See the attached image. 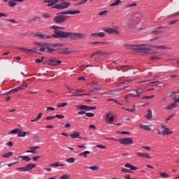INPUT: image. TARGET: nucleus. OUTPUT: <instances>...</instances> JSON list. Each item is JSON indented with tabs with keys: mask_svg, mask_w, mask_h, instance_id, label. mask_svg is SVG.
I'll return each mask as SVG.
<instances>
[{
	"mask_svg": "<svg viewBox=\"0 0 179 179\" xmlns=\"http://www.w3.org/2000/svg\"><path fill=\"white\" fill-rule=\"evenodd\" d=\"M80 13V10H67L59 13V15H57L53 18V22L57 23V24H62L68 20V16L64 15H78Z\"/></svg>",
	"mask_w": 179,
	"mask_h": 179,
	"instance_id": "1",
	"label": "nucleus"
},
{
	"mask_svg": "<svg viewBox=\"0 0 179 179\" xmlns=\"http://www.w3.org/2000/svg\"><path fill=\"white\" fill-rule=\"evenodd\" d=\"M57 34L59 36V38H72L73 40L86 38V34L65 32L64 31H59Z\"/></svg>",
	"mask_w": 179,
	"mask_h": 179,
	"instance_id": "2",
	"label": "nucleus"
},
{
	"mask_svg": "<svg viewBox=\"0 0 179 179\" xmlns=\"http://www.w3.org/2000/svg\"><path fill=\"white\" fill-rule=\"evenodd\" d=\"M127 50H134V51H144L145 54H157V52L146 48L144 45H125Z\"/></svg>",
	"mask_w": 179,
	"mask_h": 179,
	"instance_id": "3",
	"label": "nucleus"
},
{
	"mask_svg": "<svg viewBox=\"0 0 179 179\" xmlns=\"http://www.w3.org/2000/svg\"><path fill=\"white\" fill-rule=\"evenodd\" d=\"M143 19V16L141 13H134L133 15V17L130 18L128 20L127 26L129 27V29H132L133 27H135L136 26H138L139 22Z\"/></svg>",
	"mask_w": 179,
	"mask_h": 179,
	"instance_id": "4",
	"label": "nucleus"
},
{
	"mask_svg": "<svg viewBox=\"0 0 179 179\" xmlns=\"http://www.w3.org/2000/svg\"><path fill=\"white\" fill-rule=\"evenodd\" d=\"M36 44L41 47L39 48L41 52H46V54H48V52H52V51H54V49L51 48V45L50 43L37 42Z\"/></svg>",
	"mask_w": 179,
	"mask_h": 179,
	"instance_id": "5",
	"label": "nucleus"
},
{
	"mask_svg": "<svg viewBox=\"0 0 179 179\" xmlns=\"http://www.w3.org/2000/svg\"><path fill=\"white\" fill-rule=\"evenodd\" d=\"M55 33V34H52L51 36H47L44 34H37L35 35V37H39L40 38H44L45 40H47V38H59V35H58L59 31H56Z\"/></svg>",
	"mask_w": 179,
	"mask_h": 179,
	"instance_id": "6",
	"label": "nucleus"
},
{
	"mask_svg": "<svg viewBox=\"0 0 179 179\" xmlns=\"http://www.w3.org/2000/svg\"><path fill=\"white\" fill-rule=\"evenodd\" d=\"M69 6H71V3L63 2L61 3L56 4L53 6L52 8L54 9L62 10V9H66V8H69Z\"/></svg>",
	"mask_w": 179,
	"mask_h": 179,
	"instance_id": "7",
	"label": "nucleus"
},
{
	"mask_svg": "<svg viewBox=\"0 0 179 179\" xmlns=\"http://www.w3.org/2000/svg\"><path fill=\"white\" fill-rule=\"evenodd\" d=\"M118 142L120 143V145H132L134 143V140L132 138L129 137V138H120L118 140Z\"/></svg>",
	"mask_w": 179,
	"mask_h": 179,
	"instance_id": "8",
	"label": "nucleus"
},
{
	"mask_svg": "<svg viewBox=\"0 0 179 179\" xmlns=\"http://www.w3.org/2000/svg\"><path fill=\"white\" fill-rule=\"evenodd\" d=\"M103 31L109 34H120V31H118V28L117 27H114V28H105Z\"/></svg>",
	"mask_w": 179,
	"mask_h": 179,
	"instance_id": "9",
	"label": "nucleus"
},
{
	"mask_svg": "<svg viewBox=\"0 0 179 179\" xmlns=\"http://www.w3.org/2000/svg\"><path fill=\"white\" fill-rule=\"evenodd\" d=\"M47 62L49 65H51L53 66H57V65H59V64H61L62 62L59 60H57L54 57H51L49 60H48Z\"/></svg>",
	"mask_w": 179,
	"mask_h": 179,
	"instance_id": "10",
	"label": "nucleus"
},
{
	"mask_svg": "<svg viewBox=\"0 0 179 179\" xmlns=\"http://www.w3.org/2000/svg\"><path fill=\"white\" fill-rule=\"evenodd\" d=\"M24 87H27V85L22 84L20 87L11 90L10 91V93H16V92H20V90H23Z\"/></svg>",
	"mask_w": 179,
	"mask_h": 179,
	"instance_id": "11",
	"label": "nucleus"
},
{
	"mask_svg": "<svg viewBox=\"0 0 179 179\" xmlns=\"http://www.w3.org/2000/svg\"><path fill=\"white\" fill-rule=\"evenodd\" d=\"M136 155L138 157H143L144 159H152V157H150V156L148 153H143V152L138 151L136 152Z\"/></svg>",
	"mask_w": 179,
	"mask_h": 179,
	"instance_id": "12",
	"label": "nucleus"
},
{
	"mask_svg": "<svg viewBox=\"0 0 179 179\" xmlns=\"http://www.w3.org/2000/svg\"><path fill=\"white\" fill-rule=\"evenodd\" d=\"M151 48H155V50H169V48L164 45H150Z\"/></svg>",
	"mask_w": 179,
	"mask_h": 179,
	"instance_id": "13",
	"label": "nucleus"
},
{
	"mask_svg": "<svg viewBox=\"0 0 179 179\" xmlns=\"http://www.w3.org/2000/svg\"><path fill=\"white\" fill-rule=\"evenodd\" d=\"M71 138L73 139H76L79 138V139H82V137H80V133L79 131H74L72 134H70Z\"/></svg>",
	"mask_w": 179,
	"mask_h": 179,
	"instance_id": "14",
	"label": "nucleus"
},
{
	"mask_svg": "<svg viewBox=\"0 0 179 179\" xmlns=\"http://www.w3.org/2000/svg\"><path fill=\"white\" fill-rule=\"evenodd\" d=\"M92 37H94L95 38H97V37H104L106 36V33L104 32H95L91 34Z\"/></svg>",
	"mask_w": 179,
	"mask_h": 179,
	"instance_id": "15",
	"label": "nucleus"
},
{
	"mask_svg": "<svg viewBox=\"0 0 179 179\" xmlns=\"http://www.w3.org/2000/svg\"><path fill=\"white\" fill-rule=\"evenodd\" d=\"M134 92H136V94H131V96L133 97H141V94L143 93V90H136Z\"/></svg>",
	"mask_w": 179,
	"mask_h": 179,
	"instance_id": "16",
	"label": "nucleus"
},
{
	"mask_svg": "<svg viewBox=\"0 0 179 179\" xmlns=\"http://www.w3.org/2000/svg\"><path fill=\"white\" fill-rule=\"evenodd\" d=\"M37 149H38V146H32L29 148V150L26 151V153H37Z\"/></svg>",
	"mask_w": 179,
	"mask_h": 179,
	"instance_id": "17",
	"label": "nucleus"
},
{
	"mask_svg": "<svg viewBox=\"0 0 179 179\" xmlns=\"http://www.w3.org/2000/svg\"><path fill=\"white\" fill-rule=\"evenodd\" d=\"M36 168V164H29L25 166V171H30L33 170V169Z\"/></svg>",
	"mask_w": 179,
	"mask_h": 179,
	"instance_id": "18",
	"label": "nucleus"
},
{
	"mask_svg": "<svg viewBox=\"0 0 179 179\" xmlns=\"http://www.w3.org/2000/svg\"><path fill=\"white\" fill-rule=\"evenodd\" d=\"M173 134V131L170 130V129L167 128L162 131V135L166 136V135H171Z\"/></svg>",
	"mask_w": 179,
	"mask_h": 179,
	"instance_id": "19",
	"label": "nucleus"
},
{
	"mask_svg": "<svg viewBox=\"0 0 179 179\" xmlns=\"http://www.w3.org/2000/svg\"><path fill=\"white\" fill-rule=\"evenodd\" d=\"M177 106H178V104H177V103H172L170 105H169L168 106H166L165 108V110H173V108H176L177 107Z\"/></svg>",
	"mask_w": 179,
	"mask_h": 179,
	"instance_id": "20",
	"label": "nucleus"
},
{
	"mask_svg": "<svg viewBox=\"0 0 179 179\" xmlns=\"http://www.w3.org/2000/svg\"><path fill=\"white\" fill-rule=\"evenodd\" d=\"M124 167H126L127 169H130V170H138V167L134 166V165H131V164L129 163H127L125 165H124Z\"/></svg>",
	"mask_w": 179,
	"mask_h": 179,
	"instance_id": "21",
	"label": "nucleus"
},
{
	"mask_svg": "<svg viewBox=\"0 0 179 179\" xmlns=\"http://www.w3.org/2000/svg\"><path fill=\"white\" fill-rule=\"evenodd\" d=\"M45 3H48V6H52V5H57V3L54 0H44Z\"/></svg>",
	"mask_w": 179,
	"mask_h": 179,
	"instance_id": "22",
	"label": "nucleus"
},
{
	"mask_svg": "<svg viewBox=\"0 0 179 179\" xmlns=\"http://www.w3.org/2000/svg\"><path fill=\"white\" fill-rule=\"evenodd\" d=\"M26 135H30V131H18V136L23 138L24 136H26Z\"/></svg>",
	"mask_w": 179,
	"mask_h": 179,
	"instance_id": "23",
	"label": "nucleus"
},
{
	"mask_svg": "<svg viewBox=\"0 0 179 179\" xmlns=\"http://www.w3.org/2000/svg\"><path fill=\"white\" fill-rule=\"evenodd\" d=\"M85 169H88L89 170H92V171H97V170H100V167L97 166H87Z\"/></svg>",
	"mask_w": 179,
	"mask_h": 179,
	"instance_id": "24",
	"label": "nucleus"
},
{
	"mask_svg": "<svg viewBox=\"0 0 179 179\" xmlns=\"http://www.w3.org/2000/svg\"><path fill=\"white\" fill-rule=\"evenodd\" d=\"M138 127L139 128H141V129H145V131H152V129L149 127V126L140 124Z\"/></svg>",
	"mask_w": 179,
	"mask_h": 179,
	"instance_id": "25",
	"label": "nucleus"
},
{
	"mask_svg": "<svg viewBox=\"0 0 179 179\" xmlns=\"http://www.w3.org/2000/svg\"><path fill=\"white\" fill-rule=\"evenodd\" d=\"M145 118H147V120H152V110L149 109L148 110V113L145 115Z\"/></svg>",
	"mask_w": 179,
	"mask_h": 179,
	"instance_id": "26",
	"label": "nucleus"
},
{
	"mask_svg": "<svg viewBox=\"0 0 179 179\" xmlns=\"http://www.w3.org/2000/svg\"><path fill=\"white\" fill-rule=\"evenodd\" d=\"M43 17L45 19H50V17H52V15L51 13H45L42 15Z\"/></svg>",
	"mask_w": 179,
	"mask_h": 179,
	"instance_id": "27",
	"label": "nucleus"
},
{
	"mask_svg": "<svg viewBox=\"0 0 179 179\" xmlns=\"http://www.w3.org/2000/svg\"><path fill=\"white\" fill-rule=\"evenodd\" d=\"M90 151H85L84 152H81L78 155V156L80 157L83 156V157H87V155H90Z\"/></svg>",
	"mask_w": 179,
	"mask_h": 179,
	"instance_id": "28",
	"label": "nucleus"
},
{
	"mask_svg": "<svg viewBox=\"0 0 179 179\" xmlns=\"http://www.w3.org/2000/svg\"><path fill=\"white\" fill-rule=\"evenodd\" d=\"M159 176H161V177H162L163 178H170V175H169V173H166L164 172L160 173Z\"/></svg>",
	"mask_w": 179,
	"mask_h": 179,
	"instance_id": "29",
	"label": "nucleus"
},
{
	"mask_svg": "<svg viewBox=\"0 0 179 179\" xmlns=\"http://www.w3.org/2000/svg\"><path fill=\"white\" fill-rule=\"evenodd\" d=\"M122 108L124 110H126V111H129V113H135V111H136V109L135 108V105H134V107L132 108Z\"/></svg>",
	"mask_w": 179,
	"mask_h": 179,
	"instance_id": "30",
	"label": "nucleus"
},
{
	"mask_svg": "<svg viewBox=\"0 0 179 179\" xmlns=\"http://www.w3.org/2000/svg\"><path fill=\"white\" fill-rule=\"evenodd\" d=\"M63 54H72V50L69 48H65L63 50Z\"/></svg>",
	"mask_w": 179,
	"mask_h": 179,
	"instance_id": "31",
	"label": "nucleus"
},
{
	"mask_svg": "<svg viewBox=\"0 0 179 179\" xmlns=\"http://www.w3.org/2000/svg\"><path fill=\"white\" fill-rule=\"evenodd\" d=\"M96 55H103V52L101 51H97L96 52L92 54L90 57V58H93V57H96Z\"/></svg>",
	"mask_w": 179,
	"mask_h": 179,
	"instance_id": "32",
	"label": "nucleus"
},
{
	"mask_svg": "<svg viewBox=\"0 0 179 179\" xmlns=\"http://www.w3.org/2000/svg\"><path fill=\"white\" fill-rule=\"evenodd\" d=\"M77 110H86V106L85 105H80V106H76Z\"/></svg>",
	"mask_w": 179,
	"mask_h": 179,
	"instance_id": "33",
	"label": "nucleus"
},
{
	"mask_svg": "<svg viewBox=\"0 0 179 179\" xmlns=\"http://www.w3.org/2000/svg\"><path fill=\"white\" fill-rule=\"evenodd\" d=\"M59 28V27L55 26V25H53V26H52V27H50V29H53V30H55V31H54V33H55V34H55V32H56V31H59V30H58Z\"/></svg>",
	"mask_w": 179,
	"mask_h": 179,
	"instance_id": "34",
	"label": "nucleus"
},
{
	"mask_svg": "<svg viewBox=\"0 0 179 179\" xmlns=\"http://www.w3.org/2000/svg\"><path fill=\"white\" fill-rule=\"evenodd\" d=\"M121 3V0H116L114 3L110 4V6H117Z\"/></svg>",
	"mask_w": 179,
	"mask_h": 179,
	"instance_id": "35",
	"label": "nucleus"
},
{
	"mask_svg": "<svg viewBox=\"0 0 179 179\" xmlns=\"http://www.w3.org/2000/svg\"><path fill=\"white\" fill-rule=\"evenodd\" d=\"M18 50H21L22 51H24V52H27V51H29V52H31L33 50L31 49H27L24 48H18Z\"/></svg>",
	"mask_w": 179,
	"mask_h": 179,
	"instance_id": "36",
	"label": "nucleus"
},
{
	"mask_svg": "<svg viewBox=\"0 0 179 179\" xmlns=\"http://www.w3.org/2000/svg\"><path fill=\"white\" fill-rule=\"evenodd\" d=\"M20 157H22V160H24L25 162H30V160H31L28 156H21Z\"/></svg>",
	"mask_w": 179,
	"mask_h": 179,
	"instance_id": "37",
	"label": "nucleus"
},
{
	"mask_svg": "<svg viewBox=\"0 0 179 179\" xmlns=\"http://www.w3.org/2000/svg\"><path fill=\"white\" fill-rule=\"evenodd\" d=\"M12 155H13V152H8L6 154L3 155L2 156L4 158H8V157H10V156H12Z\"/></svg>",
	"mask_w": 179,
	"mask_h": 179,
	"instance_id": "38",
	"label": "nucleus"
},
{
	"mask_svg": "<svg viewBox=\"0 0 179 179\" xmlns=\"http://www.w3.org/2000/svg\"><path fill=\"white\" fill-rule=\"evenodd\" d=\"M66 163H75V158L70 157L66 160Z\"/></svg>",
	"mask_w": 179,
	"mask_h": 179,
	"instance_id": "39",
	"label": "nucleus"
},
{
	"mask_svg": "<svg viewBox=\"0 0 179 179\" xmlns=\"http://www.w3.org/2000/svg\"><path fill=\"white\" fill-rule=\"evenodd\" d=\"M43 61H44V57H42L41 59H36L35 62H36V64H41Z\"/></svg>",
	"mask_w": 179,
	"mask_h": 179,
	"instance_id": "40",
	"label": "nucleus"
},
{
	"mask_svg": "<svg viewBox=\"0 0 179 179\" xmlns=\"http://www.w3.org/2000/svg\"><path fill=\"white\" fill-rule=\"evenodd\" d=\"M155 97V95H151V96H143L142 99H154Z\"/></svg>",
	"mask_w": 179,
	"mask_h": 179,
	"instance_id": "41",
	"label": "nucleus"
},
{
	"mask_svg": "<svg viewBox=\"0 0 179 179\" xmlns=\"http://www.w3.org/2000/svg\"><path fill=\"white\" fill-rule=\"evenodd\" d=\"M121 172H122V173H132V171H131V170L127 169H125V168H123V169L121 170Z\"/></svg>",
	"mask_w": 179,
	"mask_h": 179,
	"instance_id": "42",
	"label": "nucleus"
},
{
	"mask_svg": "<svg viewBox=\"0 0 179 179\" xmlns=\"http://www.w3.org/2000/svg\"><path fill=\"white\" fill-rule=\"evenodd\" d=\"M108 13V11L107 10H103V11H101L100 13H99V16H104V15Z\"/></svg>",
	"mask_w": 179,
	"mask_h": 179,
	"instance_id": "43",
	"label": "nucleus"
},
{
	"mask_svg": "<svg viewBox=\"0 0 179 179\" xmlns=\"http://www.w3.org/2000/svg\"><path fill=\"white\" fill-rule=\"evenodd\" d=\"M55 167H64V164H59V162H55Z\"/></svg>",
	"mask_w": 179,
	"mask_h": 179,
	"instance_id": "44",
	"label": "nucleus"
},
{
	"mask_svg": "<svg viewBox=\"0 0 179 179\" xmlns=\"http://www.w3.org/2000/svg\"><path fill=\"white\" fill-rule=\"evenodd\" d=\"M151 59L152 61H159V59H161V58L157 56H153L151 57Z\"/></svg>",
	"mask_w": 179,
	"mask_h": 179,
	"instance_id": "45",
	"label": "nucleus"
},
{
	"mask_svg": "<svg viewBox=\"0 0 179 179\" xmlns=\"http://www.w3.org/2000/svg\"><path fill=\"white\" fill-rule=\"evenodd\" d=\"M173 117H174V114L169 115L166 119V124H167V122H169V121H170V120H171V118H173Z\"/></svg>",
	"mask_w": 179,
	"mask_h": 179,
	"instance_id": "46",
	"label": "nucleus"
},
{
	"mask_svg": "<svg viewBox=\"0 0 179 179\" xmlns=\"http://www.w3.org/2000/svg\"><path fill=\"white\" fill-rule=\"evenodd\" d=\"M86 117H94V113H85Z\"/></svg>",
	"mask_w": 179,
	"mask_h": 179,
	"instance_id": "47",
	"label": "nucleus"
},
{
	"mask_svg": "<svg viewBox=\"0 0 179 179\" xmlns=\"http://www.w3.org/2000/svg\"><path fill=\"white\" fill-rule=\"evenodd\" d=\"M9 6H10L11 8H13V6H16V3H15V1H9Z\"/></svg>",
	"mask_w": 179,
	"mask_h": 179,
	"instance_id": "48",
	"label": "nucleus"
},
{
	"mask_svg": "<svg viewBox=\"0 0 179 179\" xmlns=\"http://www.w3.org/2000/svg\"><path fill=\"white\" fill-rule=\"evenodd\" d=\"M55 118H59L60 120H62V118H65V116H64L63 115H56L55 116Z\"/></svg>",
	"mask_w": 179,
	"mask_h": 179,
	"instance_id": "49",
	"label": "nucleus"
},
{
	"mask_svg": "<svg viewBox=\"0 0 179 179\" xmlns=\"http://www.w3.org/2000/svg\"><path fill=\"white\" fill-rule=\"evenodd\" d=\"M67 105H68V103H58L57 107H59V108L65 107V106H67Z\"/></svg>",
	"mask_w": 179,
	"mask_h": 179,
	"instance_id": "50",
	"label": "nucleus"
},
{
	"mask_svg": "<svg viewBox=\"0 0 179 179\" xmlns=\"http://www.w3.org/2000/svg\"><path fill=\"white\" fill-rule=\"evenodd\" d=\"M176 16H179V11L178 12H176L173 14H171V15H169V17H174Z\"/></svg>",
	"mask_w": 179,
	"mask_h": 179,
	"instance_id": "51",
	"label": "nucleus"
},
{
	"mask_svg": "<svg viewBox=\"0 0 179 179\" xmlns=\"http://www.w3.org/2000/svg\"><path fill=\"white\" fill-rule=\"evenodd\" d=\"M86 2H87V0H81L77 5H83V3H86Z\"/></svg>",
	"mask_w": 179,
	"mask_h": 179,
	"instance_id": "52",
	"label": "nucleus"
},
{
	"mask_svg": "<svg viewBox=\"0 0 179 179\" xmlns=\"http://www.w3.org/2000/svg\"><path fill=\"white\" fill-rule=\"evenodd\" d=\"M17 170L18 171H26V166L24 167H21V168H17Z\"/></svg>",
	"mask_w": 179,
	"mask_h": 179,
	"instance_id": "53",
	"label": "nucleus"
},
{
	"mask_svg": "<svg viewBox=\"0 0 179 179\" xmlns=\"http://www.w3.org/2000/svg\"><path fill=\"white\" fill-rule=\"evenodd\" d=\"M178 20H174L171 22H169V25L171 26V24H176V23H178Z\"/></svg>",
	"mask_w": 179,
	"mask_h": 179,
	"instance_id": "54",
	"label": "nucleus"
},
{
	"mask_svg": "<svg viewBox=\"0 0 179 179\" xmlns=\"http://www.w3.org/2000/svg\"><path fill=\"white\" fill-rule=\"evenodd\" d=\"M55 110V108H52V107H48V108H46V111H50V110L54 111Z\"/></svg>",
	"mask_w": 179,
	"mask_h": 179,
	"instance_id": "55",
	"label": "nucleus"
},
{
	"mask_svg": "<svg viewBox=\"0 0 179 179\" xmlns=\"http://www.w3.org/2000/svg\"><path fill=\"white\" fill-rule=\"evenodd\" d=\"M41 117H43V113H39L36 118L38 121V120H40Z\"/></svg>",
	"mask_w": 179,
	"mask_h": 179,
	"instance_id": "56",
	"label": "nucleus"
},
{
	"mask_svg": "<svg viewBox=\"0 0 179 179\" xmlns=\"http://www.w3.org/2000/svg\"><path fill=\"white\" fill-rule=\"evenodd\" d=\"M152 33H153V34H159V33H162V31L154 30L152 31Z\"/></svg>",
	"mask_w": 179,
	"mask_h": 179,
	"instance_id": "57",
	"label": "nucleus"
},
{
	"mask_svg": "<svg viewBox=\"0 0 179 179\" xmlns=\"http://www.w3.org/2000/svg\"><path fill=\"white\" fill-rule=\"evenodd\" d=\"M96 148H99V149H106V146L103 145H98L96 146Z\"/></svg>",
	"mask_w": 179,
	"mask_h": 179,
	"instance_id": "58",
	"label": "nucleus"
},
{
	"mask_svg": "<svg viewBox=\"0 0 179 179\" xmlns=\"http://www.w3.org/2000/svg\"><path fill=\"white\" fill-rule=\"evenodd\" d=\"M19 131V129H15L14 130H12L10 131V134H17V131Z\"/></svg>",
	"mask_w": 179,
	"mask_h": 179,
	"instance_id": "59",
	"label": "nucleus"
},
{
	"mask_svg": "<svg viewBox=\"0 0 179 179\" xmlns=\"http://www.w3.org/2000/svg\"><path fill=\"white\" fill-rule=\"evenodd\" d=\"M33 160L34 162H37L38 160V159H40V157L39 156H35V157H33Z\"/></svg>",
	"mask_w": 179,
	"mask_h": 179,
	"instance_id": "60",
	"label": "nucleus"
},
{
	"mask_svg": "<svg viewBox=\"0 0 179 179\" xmlns=\"http://www.w3.org/2000/svg\"><path fill=\"white\" fill-rule=\"evenodd\" d=\"M54 118H55V116H48V117H46V120H54Z\"/></svg>",
	"mask_w": 179,
	"mask_h": 179,
	"instance_id": "61",
	"label": "nucleus"
},
{
	"mask_svg": "<svg viewBox=\"0 0 179 179\" xmlns=\"http://www.w3.org/2000/svg\"><path fill=\"white\" fill-rule=\"evenodd\" d=\"M78 80H86V77L85 76L79 77Z\"/></svg>",
	"mask_w": 179,
	"mask_h": 179,
	"instance_id": "62",
	"label": "nucleus"
},
{
	"mask_svg": "<svg viewBox=\"0 0 179 179\" xmlns=\"http://www.w3.org/2000/svg\"><path fill=\"white\" fill-rule=\"evenodd\" d=\"M115 117L114 116H111L108 118V120L110 121V122H113V121H114Z\"/></svg>",
	"mask_w": 179,
	"mask_h": 179,
	"instance_id": "63",
	"label": "nucleus"
},
{
	"mask_svg": "<svg viewBox=\"0 0 179 179\" xmlns=\"http://www.w3.org/2000/svg\"><path fill=\"white\" fill-rule=\"evenodd\" d=\"M69 92L70 93H76V90H73V89H69Z\"/></svg>",
	"mask_w": 179,
	"mask_h": 179,
	"instance_id": "64",
	"label": "nucleus"
}]
</instances>
